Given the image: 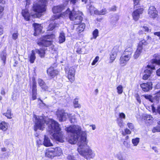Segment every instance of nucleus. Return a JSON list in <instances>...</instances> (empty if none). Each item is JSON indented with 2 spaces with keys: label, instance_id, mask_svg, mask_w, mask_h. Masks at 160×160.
<instances>
[{
  "label": "nucleus",
  "instance_id": "f257e3e1",
  "mask_svg": "<svg viewBox=\"0 0 160 160\" xmlns=\"http://www.w3.org/2000/svg\"><path fill=\"white\" fill-rule=\"evenodd\" d=\"M35 118L34 125V130L36 131L38 129L43 130L45 128V124L48 125L47 128L48 132L52 136L53 139L57 141L63 142V135L62 132H61L58 123L54 120L48 118L44 116H37L34 115Z\"/></svg>",
  "mask_w": 160,
  "mask_h": 160
},
{
  "label": "nucleus",
  "instance_id": "f03ea898",
  "mask_svg": "<svg viewBox=\"0 0 160 160\" xmlns=\"http://www.w3.org/2000/svg\"><path fill=\"white\" fill-rule=\"evenodd\" d=\"M65 130L70 133L68 142L71 144H75L78 140L80 142L87 139L86 131H82L81 127L79 125H71L66 128Z\"/></svg>",
  "mask_w": 160,
  "mask_h": 160
},
{
  "label": "nucleus",
  "instance_id": "7ed1b4c3",
  "mask_svg": "<svg viewBox=\"0 0 160 160\" xmlns=\"http://www.w3.org/2000/svg\"><path fill=\"white\" fill-rule=\"evenodd\" d=\"M88 141L86 139L82 141L78 142V151L79 154L87 160L93 158L95 154L90 148L87 145Z\"/></svg>",
  "mask_w": 160,
  "mask_h": 160
},
{
  "label": "nucleus",
  "instance_id": "20e7f679",
  "mask_svg": "<svg viewBox=\"0 0 160 160\" xmlns=\"http://www.w3.org/2000/svg\"><path fill=\"white\" fill-rule=\"evenodd\" d=\"M82 13H77L74 10L72 12L70 11L69 9H68L67 10L63 13L62 15L64 17L68 16L71 20L73 21V24L78 25L80 23L82 19L81 17Z\"/></svg>",
  "mask_w": 160,
  "mask_h": 160
},
{
  "label": "nucleus",
  "instance_id": "39448f33",
  "mask_svg": "<svg viewBox=\"0 0 160 160\" xmlns=\"http://www.w3.org/2000/svg\"><path fill=\"white\" fill-rule=\"evenodd\" d=\"M152 65H148L144 71V73L142 79L146 80L149 78L152 73V70L155 69L156 65H160V59L158 60L157 59H153L152 60Z\"/></svg>",
  "mask_w": 160,
  "mask_h": 160
},
{
  "label": "nucleus",
  "instance_id": "423d86ee",
  "mask_svg": "<svg viewBox=\"0 0 160 160\" xmlns=\"http://www.w3.org/2000/svg\"><path fill=\"white\" fill-rule=\"evenodd\" d=\"M55 37L53 34L43 36L38 40L37 43L40 46L48 47L52 44V40Z\"/></svg>",
  "mask_w": 160,
  "mask_h": 160
},
{
  "label": "nucleus",
  "instance_id": "0eeeda50",
  "mask_svg": "<svg viewBox=\"0 0 160 160\" xmlns=\"http://www.w3.org/2000/svg\"><path fill=\"white\" fill-rule=\"evenodd\" d=\"M132 51V48L131 47L126 49L120 59V63L122 66H124L126 64L131 58Z\"/></svg>",
  "mask_w": 160,
  "mask_h": 160
},
{
  "label": "nucleus",
  "instance_id": "6e6552de",
  "mask_svg": "<svg viewBox=\"0 0 160 160\" xmlns=\"http://www.w3.org/2000/svg\"><path fill=\"white\" fill-rule=\"evenodd\" d=\"M45 51L44 48H42L39 49H35V50H32L31 54L29 57L30 62L32 63L34 62L36 59V53H38L41 58H44L45 54Z\"/></svg>",
  "mask_w": 160,
  "mask_h": 160
},
{
  "label": "nucleus",
  "instance_id": "1a4fd4ad",
  "mask_svg": "<svg viewBox=\"0 0 160 160\" xmlns=\"http://www.w3.org/2000/svg\"><path fill=\"white\" fill-rule=\"evenodd\" d=\"M56 114L60 122L65 121L68 118H69V114L65 112L63 110H58L56 112Z\"/></svg>",
  "mask_w": 160,
  "mask_h": 160
},
{
  "label": "nucleus",
  "instance_id": "9d476101",
  "mask_svg": "<svg viewBox=\"0 0 160 160\" xmlns=\"http://www.w3.org/2000/svg\"><path fill=\"white\" fill-rule=\"evenodd\" d=\"M142 96L144 97L146 99L149 100L151 102H154L155 101H158V100L160 97V90L157 92L155 95V96L153 97L151 95H143Z\"/></svg>",
  "mask_w": 160,
  "mask_h": 160
},
{
  "label": "nucleus",
  "instance_id": "9b49d317",
  "mask_svg": "<svg viewBox=\"0 0 160 160\" xmlns=\"http://www.w3.org/2000/svg\"><path fill=\"white\" fill-rule=\"evenodd\" d=\"M143 11V9L142 8H138L134 11L132 14L133 19L136 21L138 20L140 17V15L142 13Z\"/></svg>",
  "mask_w": 160,
  "mask_h": 160
},
{
  "label": "nucleus",
  "instance_id": "f8f14e48",
  "mask_svg": "<svg viewBox=\"0 0 160 160\" xmlns=\"http://www.w3.org/2000/svg\"><path fill=\"white\" fill-rule=\"evenodd\" d=\"M152 83L151 82L143 83L140 85L142 90L145 92H147L152 88Z\"/></svg>",
  "mask_w": 160,
  "mask_h": 160
},
{
  "label": "nucleus",
  "instance_id": "ddd939ff",
  "mask_svg": "<svg viewBox=\"0 0 160 160\" xmlns=\"http://www.w3.org/2000/svg\"><path fill=\"white\" fill-rule=\"evenodd\" d=\"M118 47L115 46L112 50L110 54L109 62L112 63L115 60L118 51Z\"/></svg>",
  "mask_w": 160,
  "mask_h": 160
},
{
  "label": "nucleus",
  "instance_id": "4468645a",
  "mask_svg": "<svg viewBox=\"0 0 160 160\" xmlns=\"http://www.w3.org/2000/svg\"><path fill=\"white\" fill-rule=\"evenodd\" d=\"M47 72L48 75L51 78L57 76L58 73V71L52 67H51L48 68L47 70Z\"/></svg>",
  "mask_w": 160,
  "mask_h": 160
},
{
  "label": "nucleus",
  "instance_id": "2eb2a0df",
  "mask_svg": "<svg viewBox=\"0 0 160 160\" xmlns=\"http://www.w3.org/2000/svg\"><path fill=\"white\" fill-rule=\"evenodd\" d=\"M148 14L150 17L152 18H155L157 16V12L154 7L152 6L149 7L148 10Z\"/></svg>",
  "mask_w": 160,
  "mask_h": 160
},
{
  "label": "nucleus",
  "instance_id": "dca6fc26",
  "mask_svg": "<svg viewBox=\"0 0 160 160\" xmlns=\"http://www.w3.org/2000/svg\"><path fill=\"white\" fill-rule=\"evenodd\" d=\"M75 70L72 67H71L68 73V78L71 82H73L75 79L74 75Z\"/></svg>",
  "mask_w": 160,
  "mask_h": 160
},
{
  "label": "nucleus",
  "instance_id": "f3484780",
  "mask_svg": "<svg viewBox=\"0 0 160 160\" xmlns=\"http://www.w3.org/2000/svg\"><path fill=\"white\" fill-rule=\"evenodd\" d=\"M54 148H49L46 150L45 156L50 158H52L55 157L54 154Z\"/></svg>",
  "mask_w": 160,
  "mask_h": 160
},
{
  "label": "nucleus",
  "instance_id": "a211bd4d",
  "mask_svg": "<svg viewBox=\"0 0 160 160\" xmlns=\"http://www.w3.org/2000/svg\"><path fill=\"white\" fill-rule=\"evenodd\" d=\"M33 26L34 28L35 32L34 33V35L35 36L39 34L41 32L42 27L41 25L34 23L33 24Z\"/></svg>",
  "mask_w": 160,
  "mask_h": 160
},
{
  "label": "nucleus",
  "instance_id": "6ab92c4d",
  "mask_svg": "<svg viewBox=\"0 0 160 160\" xmlns=\"http://www.w3.org/2000/svg\"><path fill=\"white\" fill-rule=\"evenodd\" d=\"M65 9V7L62 5L54 6L52 9L53 13H59Z\"/></svg>",
  "mask_w": 160,
  "mask_h": 160
},
{
  "label": "nucleus",
  "instance_id": "aec40b11",
  "mask_svg": "<svg viewBox=\"0 0 160 160\" xmlns=\"http://www.w3.org/2000/svg\"><path fill=\"white\" fill-rule=\"evenodd\" d=\"M43 145L47 147H50L53 146V144L51 142L50 139L46 135L44 136L43 139Z\"/></svg>",
  "mask_w": 160,
  "mask_h": 160
},
{
  "label": "nucleus",
  "instance_id": "412c9836",
  "mask_svg": "<svg viewBox=\"0 0 160 160\" xmlns=\"http://www.w3.org/2000/svg\"><path fill=\"white\" fill-rule=\"evenodd\" d=\"M22 14L26 20L29 21V20L30 15L27 9L22 10Z\"/></svg>",
  "mask_w": 160,
  "mask_h": 160
},
{
  "label": "nucleus",
  "instance_id": "4be33fe9",
  "mask_svg": "<svg viewBox=\"0 0 160 160\" xmlns=\"http://www.w3.org/2000/svg\"><path fill=\"white\" fill-rule=\"evenodd\" d=\"M38 84L42 89L44 90L48 89V87L46 85L45 82L42 79L39 78L38 79Z\"/></svg>",
  "mask_w": 160,
  "mask_h": 160
},
{
  "label": "nucleus",
  "instance_id": "5701e85b",
  "mask_svg": "<svg viewBox=\"0 0 160 160\" xmlns=\"http://www.w3.org/2000/svg\"><path fill=\"white\" fill-rule=\"evenodd\" d=\"M144 119L146 123L151 124L153 122V118L152 116L149 114H146L144 116Z\"/></svg>",
  "mask_w": 160,
  "mask_h": 160
},
{
  "label": "nucleus",
  "instance_id": "b1692460",
  "mask_svg": "<svg viewBox=\"0 0 160 160\" xmlns=\"http://www.w3.org/2000/svg\"><path fill=\"white\" fill-rule=\"evenodd\" d=\"M142 50V49L140 47H138L137 49L133 55L134 58L137 59L140 55Z\"/></svg>",
  "mask_w": 160,
  "mask_h": 160
},
{
  "label": "nucleus",
  "instance_id": "393cba45",
  "mask_svg": "<svg viewBox=\"0 0 160 160\" xmlns=\"http://www.w3.org/2000/svg\"><path fill=\"white\" fill-rule=\"evenodd\" d=\"M89 11L91 15L93 14L97 15L99 13V11L96 8L92 5L89 7Z\"/></svg>",
  "mask_w": 160,
  "mask_h": 160
},
{
  "label": "nucleus",
  "instance_id": "a878e982",
  "mask_svg": "<svg viewBox=\"0 0 160 160\" xmlns=\"http://www.w3.org/2000/svg\"><path fill=\"white\" fill-rule=\"evenodd\" d=\"M58 39L59 42L60 43H62L65 41V34L63 32H62L60 33Z\"/></svg>",
  "mask_w": 160,
  "mask_h": 160
},
{
  "label": "nucleus",
  "instance_id": "bb28decb",
  "mask_svg": "<svg viewBox=\"0 0 160 160\" xmlns=\"http://www.w3.org/2000/svg\"><path fill=\"white\" fill-rule=\"evenodd\" d=\"M54 154L55 157L57 156H60L61 155L62 153V151L61 148L59 147H56L54 148Z\"/></svg>",
  "mask_w": 160,
  "mask_h": 160
},
{
  "label": "nucleus",
  "instance_id": "cd10ccee",
  "mask_svg": "<svg viewBox=\"0 0 160 160\" xmlns=\"http://www.w3.org/2000/svg\"><path fill=\"white\" fill-rule=\"evenodd\" d=\"M8 128V124L5 122H2L0 123V129L5 131Z\"/></svg>",
  "mask_w": 160,
  "mask_h": 160
},
{
  "label": "nucleus",
  "instance_id": "c85d7f7f",
  "mask_svg": "<svg viewBox=\"0 0 160 160\" xmlns=\"http://www.w3.org/2000/svg\"><path fill=\"white\" fill-rule=\"evenodd\" d=\"M58 25L56 24L55 22L53 21L52 23H51L49 25L48 28V31L52 30L56 27H58Z\"/></svg>",
  "mask_w": 160,
  "mask_h": 160
},
{
  "label": "nucleus",
  "instance_id": "c756f323",
  "mask_svg": "<svg viewBox=\"0 0 160 160\" xmlns=\"http://www.w3.org/2000/svg\"><path fill=\"white\" fill-rule=\"evenodd\" d=\"M85 27V24L83 23H82L80 24L77 28L76 30L78 32L81 33L83 31Z\"/></svg>",
  "mask_w": 160,
  "mask_h": 160
},
{
  "label": "nucleus",
  "instance_id": "7c9ffc66",
  "mask_svg": "<svg viewBox=\"0 0 160 160\" xmlns=\"http://www.w3.org/2000/svg\"><path fill=\"white\" fill-rule=\"evenodd\" d=\"M152 111L153 113H155V114L157 113L158 114L160 115V106H158L156 108L154 106H152Z\"/></svg>",
  "mask_w": 160,
  "mask_h": 160
},
{
  "label": "nucleus",
  "instance_id": "2f4dec72",
  "mask_svg": "<svg viewBox=\"0 0 160 160\" xmlns=\"http://www.w3.org/2000/svg\"><path fill=\"white\" fill-rule=\"evenodd\" d=\"M69 118L71 123H74L77 122V119L74 114H69Z\"/></svg>",
  "mask_w": 160,
  "mask_h": 160
},
{
  "label": "nucleus",
  "instance_id": "473e14b6",
  "mask_svg": "<svg viewBox=\"0 0 160 160\" xmlns=\"http://www.w3.org/2000/svg\"><path fill=\"white\" fill-rule=\"evenodd\" d=\"M32 92H37V83L34 78L32 79Z\"/></svg>",
  "mask_w": 160,
  "mask_h": 160
},
{
  "label": "nucleus",
  "instance_id": "72a5a7b5",
  "mask_svg": "<svg viewBox=\"0 0 160 160\" xmlns=\"http://www.w3.org/2000/svg\"><path fill=\"white\" fill-rule=\"evenodd\" d=\"M140 138H136L132 139V142L134 146H137L139 143Z\"/></svg>",
  "mask_w": 160,
  "mask_h": 160
},
{
  "label": "nucleus",
  "instance_id": "f704fd0d",
  "mask_svg": "<svg viewBox=\"0 0 160 160\" xmlns=\"http://www.w3.org/2000/svg\"><path fill=\"white\" fill-rule=\"evenodd\" d=\"M115 157L118 159V160H124L122 153L121 152H119L116 155Z\"/></svg>",
  "mask_w": 160,
  "mask_h": 160
},
{
  "label": "nucleus",
  "instance_id": "c9c22d12",
  "mask_svg": "<svg viewBox=\"0 0 160 160\" xmlns=\"http://www.w3.org/2000/svg\"><path fill=\"white\" fill-rule=\"evenodd\" d=\"M73 104L74 107L75 108H80L81 107L80 104L78 103V99L77 98H75L74 100Z\"/></svg>",
  "mask_w": 160,
  "mask_h": 160
},
{
  "label": "nucleus",
  "instance_id": "e433bc0d",
  "mask_svg": "<svg viewBox=\"0 0 160 160\" xmlns=\"http://www.w3.org/2000/svg\"><path fill=\"white\" fill-rule=\"evenodd\" d=\"M3 114L8 118L10 119L12 118L11 115L12 114H11V110L10 109H8L6 113H4Z\"/></svg>",
  "mask_w": 160,
  "mask_h": 160
},
{
  "label": "nucleus",
  "instance_id": "4c0bfd02",
  "mask_svg": "<svg viewBox=\"0 0 160 160\" xmlns=\"http://www.w3.org/2000/svg\"><path fill=\"white\" fill-rule=\"evenodd\" d=\"M6 54L4 52H2L1 54V58L3 62V63L5 64L6 60Z\"/></svg>",
  "mask_w": 160,
  "mask_h": 160
},
{
  "label": "nucleus",
  "instance_id": "58836bf2",
  "mask_svg": "<svg viewBox=\"0 0 160 160\" xmlns=\"http://www.w3.org/2000/svg\"><path fill=\"white\" fill-rule=\"evenodd\" d=\"M117 123L118 125L121 128H123L124 126V123L122 120L121 119H118Z\"/></svg>",
  "mask_w": 160,
  "mask_h": 160
},
{
  "label": "nucleus",
  "instance_id": "ea45409f",
  "mask_svg": "<svg viewBox=\"0 0 160 160\" xmlns=\"http://www.w3.org/2000/svg\"><path fill=\"white\" fill-rule=\"evenodd\" d=\"M147 43L145 40H142L140 41L138 45V47H140L142 49V46L146 45H147Z\"/></svg>",
  "mask_w": 160,
  "mask_h": 160
},
{
  "label": "nucleus",
  "instance_id": "a19ab883",
  "mask_svg": "<svg viewBox=\"0 0 160 160\" xmlns=\"http://www.w3.org/2000/svg\"><path fill=\"white\" fill-rule=\"evenodd\" d=\"M117 92L119 94H121L123 92V88L122 85H119L117 88Z\"/></svg>",
  "mask_w": 160,
  "mask_h": 160
},
{
  "label": "nucleus",
  "instance_id": "79ce46f5",
  "mask_svg": "<svg viewBox=\"0 0 160 160\" xmlns=\"http://www.w3.org/2000/svg\"><path fill=\"white\" fill-rule=\"evenodd\" d=\"M140 29L142 31H143L147 32H149L150 30L148 27L144 26L143 27H141L140 28Z\"/></svg>",
  "mask_w": 160,
  "mask_h": 160
},
{
  "label": "nucleus",
  "instance_id": "37998d69",
  "mask_svg": "<svg viewBox=\"0 0 160 160\" xmlns=\"http://www.w3.org/2000/svg\"><path fill=\"white\" fill-rule=\"evenodd\" d=\"M125 132H122L123 135L125 136L126 134H130L131 133V131L128 128H126L124 130Z\"/></svg>",
  "mask_w": 160,
  "mask_h": 160
},
{
  "label": "nucleus",
  "instance_id": "c03bdc74",
  "mask_svg": "<svg viewBox=\"0 0 160 160\" xmlns=\"http://www.w3.org/2000/svg\"><path fill=\"white\" fill-rule=\"evenodd\" d=\"M61 16V15L56 14L55 15H53L52 18V21L56 19L59 18Z\"/></svg>",
  "mask_w": 160,
  "mask_h": 160
},
{
  "label": "nucleus",
  "instance_id": "a18cd8bd",
  "mask_svg": "<svg viewBox=\"0 0 160 160\" xmlns=\"http://www.w3.org/2000/svg\"><path fill=\"white\" fill-rule=\"evenodd\" d=\"M37 92H32V100H35L36 99Z\"/></svg>",
  "mask_w": 160,
  "mask_h": 160
},
{
  "label": "nucleus",
  "instance_id": "49530a36",
  "mask_svg": "<svg viewBox=\"0 0 160 160\" xmlns=\"http://www.w3.org/2000/svg\"><path fill=\"white\" fill-rule=\"evenodd\" d=\"M99 59V57L97 56L93 60V62L92 63V65H94L97 62Z\"/></svg>",
  "mask_w": 160,
  "mask_h": 160
},
{
  "label": "nucleus",
  "instance_id": "de8ad7c7",
  "mask_svg": "<svg viewBox=\"0 0 160 160\" xmlns=\"http://www.w3.org/2000/svg\"><path fill=\"white\" fill-rule=\"evenodd\" d=\"M123 144L124 145L128 148H130L131 145L127 141H124L123 142Z\"/></svg>",
  "mask_w": 160,
  "mask_h": 160
},
{
  "label": "nucleus",
  "instance_id": "09e8293b",
  "mask_svg": "<svg viewBox=\"0 0 160 160\" xmlns=\"http://www.w3.org/2000/svg\"><path fill=\"white\" fill-rule=\"evenodd\" d=\"M98 30L97 29H95V30L93 31V35L95 38H96L98 36Z\"/></svg>",
  "mask_w": 160,
  "mask_h": 160
},
{
  "label": "nucleus",
  "instance_id": "8fccbe9b",
  "mask_svg": "<svg viewBox=\"0 0 160 160\" xmlns=\"http://www.w3.org/2000/svg\"><path fill=\"white\" fill-rule=\"evenodd\" d=\"M67 159L68 160H76V159L74 157V156L73 155H69L67 157Z\"/></svg>",
  "mask_w": 160,
  "mask_h": 160
},
{
  "label": "nucleus",
  "instance_id": "3c124183",
  "mask_svg": "<svg viewBox=\"0 0 160 160\" xmlns=\"http://www.w3.org/2000/svg\"><path fill=\"white\" fill-rule=\"evenodd\" d=\"M106 12V10L105 8H104L102 9V10L100 11H99V14H98V15H104L105 14Z\"/></svg>",
  "mask_w": 160,
  "mask_h": 160
},
{
  "label": "nucleus",
  "instance_id": "603ef678",
  "mask_svg": "<svg viewBox=\"0 0 160 160\" xmlns=\"http://www.w3.org/2000/svg\"><path fill=\"white\" fill-rule=\"evenodd\" d=\"M127 126L130 129L132 130L133 129L134 127L133 124L131 123H127Z\"/></svg>",
  "mask_w": 160,
  "mask_h": 160
},
{
  "label": "nucleus",
  "instance_id": "864d4df0",
  "mask_svg": "<svg viewBox=\"0 0 160 160\" xmlns=\"http://www.w3.org/2000/svg\"><path fill=\"white\" fill-rule=\"evenodd\" d=\"M135 97L136 99L137 102L139 103L140 104L141 103V100L140 98V97L138 94H136L135 95Z\"/></svg>",
  "mask_w": 160,
  "mask_h": 160
},
{
  "label": "nucleus",
  "instance_id": "5fc2aeb1",
  "mask_svg": "<svg viewBox=\"0 0 160 160\" xmlns=\"http://www.w3.org/2000/svg\"><path fill=\"white\" fill-rule=\"evenodd\" d=\"M127 43L128 44V45L127 46V48H128L129 47H131V48H132V42L131 40H128L127 41Z\"/></svg>",
  "mask_w": 160,
  "mask_h": 160
},
{
  "label": "nucleus",
  "instance_id": "6e6d98bb",
  "mask_svg": "<svg viewBox=\"0 0 160 160\" xmlns=\"http://www.w3.org/2000/svg\"><path fill=\"white\" fill-rule=\"evenodd\" d=\"M18 36V33L17 32L14 33L12 34V38L14 40H16Z\"/></svg>",
  "mask_w": 160,
  "mask_h": 160
},
{
  "label": "nucleus",
  "instance_id": "4d7b16f0",
  "mask_svg": "<svg viewBox=\"0 0 160 160\" xmlns=\"http://www.w3.org/2000/svg\"><path fill=\"white\" fill-rule=\"evenodd\" d=\"M119 117L120 118L124 119L125 118L126 116L124 113L121 112L119 113Z\"/></svg>",
  "mask_w": 160,
  "mask_h": 160
},
{
  "label": "nucleus",
  "instance_id": "13d9d810",
  "mask_svg": "<svg viewBox=\"0 0 160 160\" xmlns=\"http://www.w3.org/2000/svg\"><path fill=\"white\" fill-rule=\"evenodd\" d=\"M38 100H40L41 102L39 103V105L40 107H44L45 106V104L44 103L42 100H41L40 98H38Z\"/></svg>",
  "mask_w": 160,
  "mask_h": 160
},
{
  "label": "nucleus",
  "instance_id": "bf43d9fd",
  "mask_svg": "<svg viewBox=\"0 0 160 160\" xmlns=\"http://www.w3.org/2000/svg\"><path fill=\"white\" fill-rule=\"evenodd\" d=\"M140 0H133L134 4V7H135V6L138 5Z\"/></svg>",
  "mask_w": 160,
  "mask_h": 160
},
{
  "label": "nucleus",
  "instance_id": "052dcab7",
  "mask_svg": "<svg viewBox=\"0 0 160 160\" xmlns=\"http://www.w3.org/2000/svg\"><path fill=\"white\" fill-rule=\"evenodd\" d=\"M154 34L155 35L158 36L159 37V39L160 40V32H154Z\"/></svg>",
  "mask_w": 160,
  "mask_h": 160
},
{
  "label": "nucleus",
  "instance_id": "680f3d73",
  "mask_svg": "<svg viewBox=\"0 0 160 160\" xmlns=\"http://www.w3.org/2000/svg\"><path fill=\"white\" fill-rule=\"evenodd\" d=\"M4 10V8L2 6H0V16H2V12Z\"/></svg>",
  "mask_w": 160,
  "mask_h": 160
},
{
  "label": "nucleus",
  "instance_id": "e2e57ef3",
  "mask_svg": "<svg viewBox=\"0 0 160 160\" xmlns=\"http://www.w3.org/2000/svg\"><path fill=\"white\" fill-rule=\"evenodd\" d=\"M78 0H69L71 3L72 4H75Z\"/></svg>",
  "mask_w": 160,
  "mask_h": 160
},
{
  "label": "nucleus",
  "instance_id": "0e129e2a",
  "mask_svg": "<svg viewBox=\"0 0 160 160\" xmlns=\"http://www.w3.org/2000/svg\"><path fill=\"white\" fill-rule=\"evenodd\" d=\"M117 9V7L115 6H113L112 7V8H111L110 9V10L112 11H116Z\"/></svg>",
  "mask_w": 160,
  "mask_h": 160
},
{
  "label": "nucleus",
  "instance_id": "69168bd1",
  "mask_svg": "<svg viewBox=\"0 0 160 160\" xmlns=\"http://www.w3.org/2000/svg\"><path fill=\"white\" fill-rule=\"evenodd\" d=\"M82 49L78 48L77 50V52L78 53H82L83 52L82 51Z\"/></svg>",
  "mask_w": 160,
  "mask_h": 160
},
{
  "label": "nucleus",
  "instance_id": "338daca9",
  "mask_svg": "<svg viewBox=\"0 0 160 160\" xmlns=\"http://www.w3.org/2000/svg\"><path fill=\"white\" fill-rule=\"evenodd\" d=\"M156 74L158 76H160V68L157 70Z\"/></svg>",
  "mask_w": 160,
  "mask_h": 160
},
{
  "label": "nucleus",
  "instance_id": "774afa93",
  "mask_svg": "<svg viewBox=\"0 0 160 160\" xmlns=\"http://www.w3.org/2000/svg\"><path fill=\"white\" fill-rule=\"evenodd\" d=\"M18 63V61H16V60H14V64L13 65V66L16 67Z\"/></svg>",
  "mask_w": 160,
  "mask_h": 160
}]
</instances>
